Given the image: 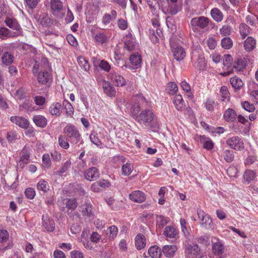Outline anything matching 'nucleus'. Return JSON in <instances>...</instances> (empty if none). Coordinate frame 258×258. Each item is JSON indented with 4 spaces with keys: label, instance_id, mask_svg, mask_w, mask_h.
I'll list each match as a JSON object with an SVG mask.
<instances>
[{
    "label": "nucleus",
    "instance_id": "nucleus-1",
    "mask_svg": "<svg viewBox=\"0 0 258 258\" xmlns=\"http://www.w3.org/2000/svg\"><path fill=\"white\" fill-rule=\"evenodd\" d=\"M63 133L71 144L76 145L82 141L81 135L79 130L72 124H68L64 127Z\"/></svg>",
    "mask_w": 258,
    "mask_h": 258
},
{
    "label": "nucleus",
    "instance_id": "nucleus-2",
    "mask_svg": "<svg viewBox=\"0 0 258 258\" xmlns=\"http://www.w3.org/2000/svg\"><path fill=\"white\" fill-rule=\"evenodd\" d=\"M154 117V113L150 109V106H147L145 108H142V111L139 115L135 117V119L140 124L142 123L147 126L153 121Z\"/></svg>",
    "mask_w": 258,
    "mask_h": 258
},
{
    "label": "nucleus",
    "instance_id": "nucleus-3",
    "mask_svg": "<svg viewBox=\"0 0 258 258\" xmlns=\"http://www.w3.org/2000/svg\"><path fill=\"white\" fill-rule=\"evenodd\" d=\"M212 243V251L214 258H224L225 247L222 241L217 237L213 236L211 238Z\"/></svg>",
    "mask_w": 258,
    "mask_h": 258
},
{
    "label": "nucleus",
    "instance_id": "nucleus-4",
    "mask_svg": "<svg viewBox=\"0 0 258 258\" xmlns=\"http://www.w3.org/2000/svg\"><path fill=\"white\" fill-rule=\"evenodd\" d=\"M34 73H37V79L38 82L41 84L50 83L52 81V76L47 71L39 69V65L35 64L33 69Z\"/></svg>",
    "mask_w": 258,
    "mask_h": 258
},
{
    "label": "nucleus",
    "instance_id": "nucleus-5",
    "mask_svg": "<svg viewBox=\"0 0 258 258\" xmlns=\"http://www.w3.org/2000/svg\"><path fill=\"white\" fill-rule=\"evenodd\" d=\"M210 23H212V21L208 18L204 16L195 17L190 21V25L193 29L200 28L206 30Z\"/></svg>",
    "mask_w": 258,
    "mask_h": 258
},
{
    "label": "nucleus",
    "instance_id": "nucleus-6",
    "mask_svg": "<svg viewBox=\"0 0 258 258\" xmlns=\"http://www.w3.org/2000/svg\"><path fill=\"white\" fill-rule=\"evenodd\" d=\"M226 144L231 148L237 151H241L244 148L243 140L237 136L232 137L227 139Z\"/></svg>",
    "mask_w": 258,
    "mask_h": 258
},
{
    "label": "nucleus",
    "instance_id": "nucleus-7",
    "mask_svg": "<svg viewBox=\"0 0 258 258\" xmlns=\"http://www.w3.org/2000/svg\"><path fill=\"white\" fill-rule=\"evenodd\" d=\"M5 23L10 28L15 30L13 32L17 37L23 35L22 29L16 19L7 18Z\"/></svg>",
    "mask_w": 258,
    "mask_h": 258
},
{
    "label": "nucleus",
    "instance_id": "nucleus-8",
    "mask_svg": "<svg viewBox=\"0 0 258 258\" xmlns=\"http://www.w3.org/2000/svg\"><path fill=\"white\" fill-rule=\"evenodd\" d=\"M168 7L162 9V11L165 14L175 15L181 10L182 4L180 3H167Z\"/></svg>",
    "mask_w": 258,
    "mask_h": 258
},
{
    "label": "nucleus",
    "instance_id": "nucleus-9",
    "mask_svg": "<svg viewBox=\"0 0 258 258\" xmlns=\"http://www.w3.org/2000/svg\"><path fill=\"white\" fill-rule=\"evenodd\" d=\"M108 78L114 85L117 87H122L126 83L124 78L116 72L110 73L108 75Z\"/></svg>",
    "mask_w": 258,
    "mask_h": 258
},
{
    "label": "nucleus",
    "instance_id": "nucleus-10",
    "mask_svg": "<svg viewBox=\"0 0 258 258\" xmlns=\"http://www.w3.org/2000/svg\"><path fill=\"white\" fill-rule=\"evenodd\" d=\"M130 61L133 66L125 63L122 67V68H128L131 70L136 69L141 66V57L138 53L132 54L130 58Z\"/></svg>",
    "mask_w": 258,
    "mask_h": 258
},
{
    "label": "nucleus",
    "instance_id": "nucleus-11",
    "mask_svg": "<svg viewBox=\"0 0 258 258\" xmlns=\"http://www.w3.org/2000/svg\"><path fill=\"white\" fill-rule=\"evenodd\" d=\"M50 6L51 13L55 16H60L63 9L62 2L60 0H51Z\"/></svg>",
    "mask_w": 258,
    "mask_h": 258
},
{
    "label": "nucleus",
    "instance_id": "nucleus-12",
    "mask_svg": "<svg viewBox=\"0 0 258 258\" xmlns=\"http://www.w3.org/2000/svg\"><path fill=\"white\" fill-rule=\"evenodd\" d=\"M198 215L202 216V219H201L200 223L201 225L204 226L206 228H212L213 222L210 216L205 213L203 210L198 209L197 211Z\"/></svg>",
    "mask_w": 258,
    "mask_h": 258
},
{
    "label": "nucleus",
    "instance_id": "nucleus-13",
    "mask_svg": "<svg viewBox=\"0 0 258 258\" xmlns=\"http://www.w3.org/2000/svg\"><path fill=\"white\" fill-rule=\"evenodd\" d=\"M141 102V103H135L132 106L131 111L134 118L137 115H139V112L142 111V108H145L147 106H150L144 98L142 99Z\"/></svg>",
    "mask_w": 258,
    "mask_h": 258
},
{
    "label": "nucleus",
    "instance_id": "nucleus-14",
    "mask_svg": "<svg viewBox=\"0 0 258 258\" xmlns=\"http://www.w3.org/2000/svg\"><path fill=\"white\" fill-rule=\"evenodd\" d=\"M0 63L5 66L11 65L14 60V55L9 51H0Z\"/></svg>",
    "mask_w": 258,
    "mask_h": 258
},
{
    "label": "nucleus",
    "instance_id": "nucleus-15",
    "mask_svg": "<svg viewBox=\"0 0 258 258\" xmlns=\"http://www.w3.org/2000/svg\"><path fill=\"white\" fill-rule=\"evenodd\" d=\"M42 221L43 226L47 231L51 232L54 230V222L48 214H43L42 216Z\"/></svg>",
    "mask_w": 258,
    "mask_h": 258
},
{
    "label": "nucleus",
    "instance_id": "nucleus-16",
    "mask_svg": "<svg viewBox=\"0 0 258 258\" xmlns=\"http://www.w3.org/2000/svg\"><path fill=\"white\" fill-rule=\"evenodd\" d=\"M11 121L23 128H27L29 125L28 120L25 117L19 116H13L10 118Z\"/></svg>",
    "mask_w": 258,
    "mask_h": 258
},
{
    "label": "nucleus",
    "instance_id": "nucleus-17",
    "mask_svg": "<svg viewBox=\"0 0 258 258\" xmlns=\"http://www.w3.org/2000/svg\"><path fill=\"white\" fill-rule=\"evenodd\" d=\"M99 172L97 168L93 167L87 169L84 174L87 180L92 181L97 179L99 177Z\"/></svg>",
    "mask_w": 258,
    "mask_h": 258
},
{
    "label": "nucleus",
    "instance_id": "nucleus-18",
    "mask_svg": "<svg viewBox=\"0 0 258 258\" xmlns=\"http://www.w3.org/2000/svg\"><path fill=\"white\" fill-rule=\"evenodd\" d=\"M130 199L136 203H142L146 200V195L140 190H136L133 191L129 195Z\"/></svg>",
    "mask_w": 258,
    "mask_h": 258
},
{
    "label": "nucleus",
    "instance_id": "nucleus-19",
    "mask_svg": "<svg viewBox=\"0 0 258 258\" xmlns=\"http://www.w3.org/2000/svg\"><path fill=\"white\" fill-rule=\"evenodd\" d=\"M117 12L115 10L111 11L110 13H105L102 18V22L103 25H109L112 21H114L117 17Z\"/></svg>",
    "mask_w": 258,
    "mask_h": 258
},
{
    "label": "nucleus",
    "instance_id": "nucleus-20",
    "mask_svg": "<svg viewBox=\"0 0 258 258\" xmlns=\"http://www.w3.org/2000/svg\"><path fill=\"white\" fill-rule=\"evenodd\" d=\"M109 37L104 32H97L94 36V41L98 45H103L109 40Z\"/></svg>",
    "mask_w": 258,
    "mask_h": 258
},
{
    "label": "nucleus",
    "instance_id": "nucleus-21",
    "mask_svg": "<svg viewBox=\"0 0 258 258\" xmlns=\"http://www.w3.org/2000/svg\"><path fill=\"white\" fill-rule=\"evenodd\" d=\"M93 63L94 67H99L106 72H109L111 68L110 65L105 60H100L98 59L97 58L93 57Z\"/></svg>",
    "mask_w": 258,
    "mask_h": 258
},
{
    "label": "nucleus",
    "instance_id": "nucleus-22",
    "mask_svg": "<svg viewBox=\"0 0 258 258\" xmlns=\"http://www.w3.org/2000/svg\"><path fill=\"white\" fill-rule=\"evenodd\" d=\"M177 250L175 245H167L163 247L162 251L163 254L167 257H173Z\"/></svg>",
    "mask_w": 258,
    "mask_h": 258
},
{
    "label": "nucleus",
    "instance_id": "nucleus-23",
    "mask_svg": "<svg viewBox=\"0 0 258 258\" xmlns=\"http://www.w3.org/2000/svg\"><path fill=\"white\" fill-rule=\"evenodd\" d=\"M135 47V40L131 34L127 35L124 39V48L132 51Z\"/></svg>",
    "mask_w": 258,
    "mask_h": 258
},
{
    "label": "nucleus",
    "instance_id": "nucleus-24",
    "mask_svg": "<svg viewBox=\"0 0 258 258\" xmlns=\"http://www.w3.org/2000/svg\"><path fill=\"white\" fill-rule=\"evenodd\" d=\"M33 121L37 126L41 128L45 127L47 124V119L41 115H34L33 117Z\"/></svg>",
    "mask_w": 258,
    "mask_h": 258
},
{
    "label": "nucleus",
    "instance_id": "nucleus-25",
    "mask_svg": "<svg viewBox=\"0 0 258 258\" xmlns=\"http://www.w3.org/2000/svg\"><path fill=\"white\" fill-rule=\"evenodd\" d=\"M256 40L252 37H248L244 42L245 49L248 52L252 51L255 47Z\"/></svg>",
    "mask_w": 258,
    "mask_h": 258
},
{
    "label": "nucleus",
    "instance_id": "nucleus-26",
    "mask_svg": "<svg viewBox=\"0 0 258 258\" xmlns=\"http://www.w3.org/2000/svg\"><path fill=\"white\" fill-rule=\"evenodd\" d=\"M118 233V228L114 225L109 227L105 231V236L111 240L114 239Z\"/></svg>",
    "mask_w": 258,
    "mask_h": 258
},
{
    "label": "nucleus",
    "instance_id": "nucleus-27",
    "mask_svg": "<svg viewBox=\"0 0 258 258\" xmlns=\"http://www.w3.org/2000/svg\"><path fill=\"white\" fill-rule=\"evenodd\" d=\"M230 82L235 91L240 90L244 85L242 80L237 76L231 78Z\"/></svg>",
    "mask_w": 258,
    "mask_h": 258
},
{
    "label": "nucleus",
    "instance_id": "nucleus-28",
    "mask_svg": "<svg viewBox=\"0 0 258 258\" xmlns=\"http://www.w3.org/2000/svg\"><path fill=\"white\" fill-rule=\"evenodd\" d=\"M172 51L174 58L177 60H182L185 56V52L181 46H177Z\"/></svg>",
    "mask_w": 258,
    "mask_h": 258
},
{
    "label": "nucleus",
    "instance_id": "nucleus-29",
    "mask_svg": "<svg viewBox=\"0 0 258 258\" xmlns=\"http://www.w3.org/2000/svg\"><path fill=\"white\" fill-rule=\"evenodd\" d=\"M212 18L217 22H220L223 19V15L222 12L218 8H213L210 12Z\"/></svg>",
    "mask_w": 258,
    "mask_h": 258
},
{
    "label": "nucleus",
    "instance_id": "nucleus-30",
    "mask_svg": "<svg viewBox=\"0 0 258 258\" xmlns=\"http://www.w3.org/2000/svg\"><path fill=\"white\" fill-rule=\"evenodd\" d=\"M50 113L55 116H58L61 112V105L58 102L52 103L49 108Z\"/></svg>",
    "mask_w": 258,
    "mask_h": 258
},
{
    "label": "nucleus",
    "instance_id": "nucleus-31",
    "mask_svg": "<svg viewBox=\"0 0 258 258\" xmlns=\"http://www.w3.org/2000/svg\"><path fill=\"white\" fill-rule=\"evenodd\" d=\"M38 21L44 27H48L53 24V20L46 14H43L39 16Z\"/></svg>",
    "mask_w": 258,
    "mask_h": 258
},
{
    "label": "nucleus",
    "instance_id": "nucleus-32",
    "mask_svg": "<svg viewBox=\"0 0 258 258\" xmlns=\"http://www.w3.org/2000/svg\"><path fill=\"white\" fill-rule=\"evenodd\" d=\"M103 89L104 93L109 96L115 95L116 91L114 88L108 82H104L103 83Z\"/></svg>",
    "mask_w": 258,
    "mask_h": 258
},
{
    "label": "nucleus",
    "instance_id": "nucleus-33",
    "mask_svg": "<svg viewBox=\"0 0 258 258\" xmlns=\"http://www.w3.org/2000/svg\"><path fill=\"white\" fill-rule=\"evenodd\" d=\"M136 246L138 249H141L146 245V238L142 234H138L135 238Z\"/></svg>",
    "mask_w": 258,
    "mask_h": 258
},
{
    "label": "nucleus",
    "instance_id": "nucleus-34",
    "mask_svg": "<svg viewBox=\"0 0 258 258\" xmlns=\"http://www.w3.org/2000/svg\"><path fill=\"white\" fill-rule=\"evenodd\" d=\"M81 212L83 216H87L89 218L93 217L92 206L90 203H86L85 205H82L81 207Z\"/></svg>",
    "mask_w": 258,
    "mask_h": 258
},
{
    "label": "nucleus",
    "instance_id": "nucleus-35",
    "mask_svg": "<svg viewBox=\"0 0 258 258\" xmlns=\"http://www.w3.org/2000/svg\"><path fill=\"white\" fill-rule=\"evenodd\" d=\"M236 116V112L231 108H228L224 114V117L225 120L231 122L235 120Z\"/></svg>",
    "mask_w": 258,
    "mask_h": 258
},
{
    "label": "nucleus",
    "instance_id": "nucleus-36",
    "mask_svg": "<svg viewBox=\"0 0 258 258\" xmlns=\"http://www.w3.org/2000/svg\"><path fill=\"white\" fill-rule=\"evenodd\" d=\"M173 103L178 110H181L185 107L184 102L180 95H177L174 97Z\"/></svg>",
    "mask_w": 258,
    "mask_h": 258
},
{
    "label": "nucleus",
    "instance_id": "nucleus-37",
    "mask_svg": "<svg viewBox=\"0 0 258 258\" xmlns=\"http://www.w3.org/2000/svg\"><path fill=\"white\" fill-rule=\"evenodd\" d=\"M156 220L157 227L159 229H161L168 223L169 219L162 215H157Z\"/></svg>",
    "mask_w": 258,
    "mask_h": 258
},
{
    "label": "nucleus",
    "instance_id": "nucleus-38",
    "mask_svg": "<svg viewBox=\"0 0 258 258\" xmlns=\"http://www.w3.org/2000/svg\"><path fill=\"white\" fill-rule=\"evenodd\" d=\"M148 253L152 258H160L161 255V249H159L158 247L156 245L151 247Z\"/></svg>",
    "mask_w": 258,
    "mask_h": 258
},
{
    "label": "nucleus",
    "instance_id": "nucleus-39",
    "mask_svg": "<svg viewBox=\"0 0 258 258\" xmlns=\"http://www.w3.org/2000/svg\"><path fill=\"white\" fill-rule=\"evenodd\" d=\"M37 188L39 191L45 193L49 190V185L47 181L41 180L37 183Z\"/></svg>",
    "mask_w": 258,
    "mask_h": 258
},
{
    "label": "nucleus",
    "instance_id": "nucleus-40",
    "mask_svg": "<svg viewBox=\"0 0 258 258\" xmlns=\"http://www.w3.org/2000/svg\"><path fill=\"white\" fill-rule=\"evenodd\" d=\"M164 235L170 238H174L177 234L176 229L172 226H166L164 231Z\"/></svg>",
    "mask_w": 258,
    "mask_h": 258
},
{
    "label": "nucleus",
    "instance_id": "nucleus-41",
    "mask_svg": "<svg viewBox=\"0 0 258 258\" xmlns=\"http://www.w3.org/2000/svg\"><path fill=\"white\" fill-rule=\"evenodd\" d=\"M0 36L6 38L17 37L13 31H11L6 27H3L0 29Z\"/></svg>",
    "mask_w": 258,
    "mask_h": 258
},
{
    "label": "nucleus",
    "instance_id": "nucleus-42",
    "mask_svg": "<svg viewBox=\"0 0 258 258\" xmlns=\"http://www.w3.org/2000/svg\"><path fill=\"white\" fill-rule=\"evenodd\" d=\"M77 61L80 66L85 71L88 72L90 69V64L88 61L83 56H79L77 58Z\"/></svg>",
    "mask_w": 258,
    "mask_h": 258
},
{
    "label": "nucleus",
    "instance_id": "nucleus-43",
    "mask_svg": "<svg viewBox=\"0 0 258 258\" xmlns=\"http://www.w3.org/2000/svg\"><path fill=\"white\" fill-rule=\"evenodd\" d=\"M250 28L245 24L241 23L239 26V32L242 39H244L250 33Z\"/></svg>",
    "mask_w": 258,
    "mask_h": 258
},
{
    "label": "nucleus",
    "instance_id": "nucleus-44",
    "mask_svg": "<svg viewBox=\"0 0 258 258\" xmlns=\"http://www.w3.org/2000/svg\"><path fill=\"white\" fill-rule=\"evenodd\" d=\"M256 177V173L251 170H246L243 175L244 180L248 183L253 180Z\"/></svg>",
    "mask_w": 258,
    "mask_h": 258
},
{
    "label": "nucleus",
    "instance_id": "nucleus-45",
    "mask_svg": "<svg viewBox=\"0 0 258 258\" xmlns=\"http://www.w3.org/2000/svg\"><path fill=\"white\" fill-rule=\"evenodd\" d=\"M221 46L225 49H229L233 46V41L229 37L223 38L221 41Z\"/></svg>",
    "mask_w": 258,
    "mask_h": 258
},
{
    "label": "nucleus",
    "instance_id": "nucleus-46",
    "mask_svg": "<svg viewBox=\"0 0 258 258\" xmlns=\"http://www.w3.org/2000/svg\"><path fill=\"white\" fill-rule=\"evenodd\" d=\"M133 170V166L130 163H126L122 166V174L125 176L130 175Z\"/></svg>",
    "mask_w": 258,
    "mask_h": 258
},
{
    "label": "nucleus",
    "instance_id": "nucleus-47",
    "mask_svg": "<svg viewBox=\"0 0 258 258\" xmlns=\"http://www.w3.org/2000/svg\"><path fill=\"white\" fill-rule=\"evenodd\" d=\"M196 69L198 71L203 70L206 67V62L204 57L203 55H199L197 59Z\"/></svg>",
    "mask_w": 258,
    "mask_h": 258
},
{
    "label": "nucleus",
    "instance_id": "nucleus-48",
    "mask_svg": "<svg viewBox=\"0 0 258 258\" xmlns=\"http://www.w3.org/2000/svg\"><path fill=\"white\" fill-rule=\"evenodd\" d=\"M65 205L68 209L72 210H75L78 206L76 199H67Z\"/></svg>",
    "mask_w": 258,
    "mask_h": 258
},
{
    "label": "nucleus",
    "instance_id": "nucleus-49",
    "mask_svg": "<svg viewBox=\"0 0 258 258\" xmlns=\"http://www.w3.org/2000/svg\"><path fill=\"white\" fill-rule=\"evenodd\" d=\"M69 141H68L67 138L64 135H60L58 138V143L59 146L64 149H67L69 148L70 145L69 144Z\"/></svg>",
    "mask_w": 258,
    "mask_h": 258
},
{
    "label": "nucleus",
    "instance_id": "nucleus-50",
    "mask_svg": "<svg viewBox=\"0 0 258 258\" xmlns=\"http://www.w3.org/2000/svg\"><path fill=\"white\" fill-rule=\"evenodd\" d=\"M223 157L227 162L230 163L234 160V152L232 151L226 150L223 152Z\"/></svg>",
    "mask_w": 258,
    "mask_h": 258
},
{
    "label": "nucleus",
    "instance_id": "nucleus-51",
    "mask_svg": "<svg viewBox=\"0 0 258 258\" xmlns=\"http://www.w3.org/2000/svg\"><path fill=\"white\" fill-rule=\"evenodd\" d=\"M220 92L221 93V100L222 101H225L226 100H229V93L226 86H223L221 87Z\"/></svg>",
    "mask_w": 258,
    "mask_h": 258
},
{
    "label": "nucleus",
    "instance_id": "nucleus-52",
    "mask_svg": "<svg viewBox=\"0 0 258 258\" xmlns=\"http://www.w3.org/2000/svg\"><path fill=\"white\" fill-rule=\"evenodd\" d=\"M166 90L169 94L174 95L178 91V88L174 82H170L167 85Z\"/></svg>",
    "mask_w": 258,
    "mask_h": 258
},
{
    "label": "nucleus",
    "instance_id": "nucleus-53",
    "mask_svg": "<svg viewBox=\"0 0 258 258\" xmlns=\"http://www.w3.org/2000/svg\"><path fill=\"white\" fill-rule=\"evenodd\" d=\"M233 58L230 54H225L223 57V64L224 66L230 68L233 63Z\"/></svg>",
    "mask_w": 258,
    "mask_h": 258
},
{
    "label": "nucleus",
    "instance_id": "nucleus-54",
    "mask_svg": "<svg viewBox=\"0 0 258 258\" xmlns=\"http://www.w3.org/2000/svg\"><path fill=\"white\" fill-rule=\"evenodd\" d=\"M232 28L229 25H224L220 29V33L222 36H228L232 32Z\"/></svg>",
    "mask_w": 258,
    "mask_h": 258
},
{
    "label": "nucleus",
    "instance_id": "nucleus-55",
    "mask_svg": "<svg viewBox=\"0 0 258 258\" xmlns=\"http://www.w3.org/2000/svg\"><path fill=\"white\" fill-rule=\"evenodd\" d=\"M64 106L66 114L69 115H72L74 114V108L72 105L67 100H64L63 103Z\"/></svg>",
    "mask_w": 258,
    "mask_h": 258
},
{
    "label": "nucleus",
    "instance_id": "nucleus-56",
    "mask_svg": "<svg viewBox=\"0 0 258 258\" xmlns=\"http://www.w3.org/2000/svg\"><path fill=\"white\" fill-rule=\"evenodd\" d=\"M217 103L215 102L214 101L210 99H207L205 104V107L210 111H213Z\"/></svg>",
    "mask_w": 258,
    "mask_h": 258
},
{
    "label": "nucleus",
    "instance_id": "nucleus-57",
    "mask_svg": "<svg viewBox=\"0 0 258 258\" xmlns=\"http://www.w3.org/2000/svg\"><path fill=\"white\" fill-rule=\"evenodd\" d=\"M43 166L45 168H49L51 163L49 154H45L42 156Z\"/></svg>",
    "mask_w": 258,
    "mask_h": 258
},
{
    "label": "nucleus",
    "instance_id": "nucleus-58",
    "mask_svg": "<svg viewBox=\"0 0 258 258\" xmlns=\"http://www.w3.org/2000/svg\"><path fill=\"white\" fill-rule=\"evenodd\" d=\"M241 105L244 110L249 112H253L255 110L254 105L253 104H250L248 101L243 102L241 103Z\"/></svg>",
    "mask_w": 258,
    "mask_h": 258
},
{
    "label": "nucleus",
    "instance_id": "nucleus-59",
    "mask_svg": "<svg viewBox=\"0 0 258 258\" xmlns=\"http://www.w3.org/2000/svg\"><path fill=\"white\" fill-rule=\"evenodd\" d=\"M9 237L8 232L5 229H0V242H6Z\"/></svg>",
    "mask_w": 258,
    "mask_h": 258
},
{
    "label": "nucleus",
    "instance_id": "nucleus-60",
    "mask_svg": "<svg viewBox=\"0 0 258 258\" xmlns=\"http://www.w3.org/2000/svg\"><path fill=\"white\" fill-rule=\"evenodd\" d=\"M245 67V64L241 59H238L236 62H235L233 68H234L237 71H241Z\"/></svg>",
    "mask_w": 258,
    "mask_h": 258
},
{
    "label": "nucleus",
    "instance_id": "nucleus-61",
    "mask_svg": "<svg viewBox=\"0 0 258 258\" xmlns=\"http://www.w3.org/2000/svg\"><path fill=\"white\" fill-rule=\"evenodd\" d=\"M188 250L191 254L198 256L200 251V249L197 244H194L189 246Z\"/></svg>",
    "mask_w": 258,
    "mask_h": 258
},
{
    "label": "nucleus",
    "instance_id": "nucleus-62",
    "mask_svg": "<svg viewBox=\"0 0 258 258\" xmlns=\"http://www.w3.org/2000/svg\"><path fill=\"white\" fill-rule=\"evenodd\" d=\"M22 154L21 161L23 163L27 164L29 160V153L25 148H23L22 150Z\"/></svg>",
    "mask_w": 258,
    "mask_h": 258
},
{
    "label": "nucleus",
    "instance_id": "nucleus-63",
    "mask_svg": "<svg viewBox=\"0 0 258 258\" xmlns=\"http://www.w3.org/2000/svg\"><path fill=\"white\" fill-rule=\"evenodd\" d=\"M90 139L93 144L97 146H99L101 144V141L98 138L97 134L94 132L90 135Z\"/></svg>",
    "mask_w": 258,
    "mask_h": 258
},
{
    "label": "nucleus",
    "instance_id": "nucleus-64",
    "mask_svg": "<svg viewBox=\"0 0 258 258\" xmlns=\"http://www.w3.org/2000/svg\"><path fill=\"white\" fill-rule=\"evenodd\" d=\"M25 194L28 199H32L35 195V191L32 188H27L25 191Z\"/></svg>",
    "mask_w": 258,
    "mask_h": 258
}]
</instances>
